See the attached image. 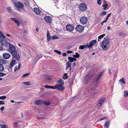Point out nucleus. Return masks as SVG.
<instances>
[{
    "mask_svg": "<svg viewBox=\"0 0 128 128\" xmlns=\"http://www.w3.org/2000/svg\"><path fill=\"white\" fill-rule=\"evenodd\" d=\"M104 38V40L102 43V47L104 50H106L109 48L110 41L108 38Z\"/></svg>",
    "mask_w": 128,
    "mask_h": 128,
    "instance_id": "obj_1",
    "label": "nucleus"
},
{
    "mask_svg": "<svg viewBox=\"0 0 128 128\" xmlns=\"http://www.w3.org/2000/svg\"><path fill=\"white\" fill-rule=\"evenodd\" d=\"M79 8L81 11H85L87 8L86 4L84 3H82L79 4Z\"/></svg>",
    "mask_w": 128,
    "mask_h": 128,
    "instance_id": "obj_2",
    "label": "nucleus"
},
{
    "mask_svg": "<svg viewBox=\"0 0 128 128\" xmlns=\"http://www.w3.org/2000/svg\"><path fill=\"white\" fill-rule=\"evenodd\" d=\"M80 20V23L83 25L86 24L88 21L87 18L84 16H82Z\"/></svg>",
    "mask_w": 128,
    "mask_h": 128,
    "instance_id": "obj_3",
    "label": "nucleus"
},
{
    "mask_svg": "<svg viewBox=\"0 0 128 128\" xmlns=\"http://www.w3.org/2000/svg\"><path fill=\"white\" fill-rule=\"evenodd\" d=\"M15 7H17L19 9L21 8L22 9H24V5L22 4L20 2H18L17 3H15L14 4Z\"/></svg>",
    "mask_w": 128,
    "mask_h": 128,
    "instance_id": "obj_4",
    "label": "nucleus"
},
{
    "mask_svg": "<svg viewBox=\"0 0 128 128\" xmlns=\"http://www.w3.org/2000/svg\"><path fill=\"white\" fill-rule=\"evenodd\" d=\"M0 42L1 43V45L2 46L6 47H8L10 44L6 40H3V39L0 41Z\"/></svg>",
    "mask_w": 128,
    "mask_h": 128,
    "instance_id": "obj_5",
    "label": "nucleus"
},
{
    "mask_svg": "<svg viewBox=\"0 0 128 128\" xmlns=\"http://www.w3.org/2000/svg\"><path fill=\"white\" fill-rule=\"evenodd\" d=\"M9 46V51L10 52L11 54L14 52H16V49L14 46L11 44H10Z\"/></svg>",
    "mask_w": 128,
    "mask_h": 128,
    "instance_id": "obj_6",
    "label": "nucleus"
},
{
    "mask_svg": "<svg viewBox=\"0 0 128 128\" xmlns=\"http://www.w3.org/2000/svg\"><path fill=\"white\" fill-rule=\"evenodd\" d=\"M11 54L13 56V58H15L16 60H19L20 57L19 54H17L16 51L12 53Z\"/></svg>",
    "mask_w": 128,
    "mask_h": 128,
    "instance_id": "obj_7",
    "label": "nucleus"
},
{
    "mask_svg": "<svg viewBox=\"0 0 128 128\" xmlns=\"http://www.w3.org/2000/svg\"><path fill=\"white\" fill-rule=\"evenodd\" d=\"M55 89H57L60 91H63L64 90V87L61 84H56L55 86Z\"/></svg>",
    "mask_w": 128,
    "mask_h": 128,
    "instance_id": "obj_8",
    "label": "nucleus"
},
{
    "mask_svg": "<svg viewBox=\"0 0 128 128\" xmlns=\"http://www.w3.org/2000/svg\"><path fill=\"white\" fill-rule=\"evenodd\" d=\"M66 28L68 31L71 32L74 30V27L73 25L68 24L66 26Z\"/></svg>",
    "mask_w": 128,
    "mask_h": 128,
    "instance_id": "obj_9",
    "label": "nucleus"
},
{
    "mask_svg": "<svg viewBox=\"0 0 128 128\" xmlns=\"http://www.w3.org/2000/svg\"><path fill=\"white\" fill-rule=\"evenodd\" d=\"M44 19L47 23H50L52 21V19L50 16H46L44 17Z\"/></svg>",
    "mask_w": 128,
    "mask_h": 128,
    "instance_id": "obj_10",
    "label": "nucleus"
},
{
    "mask_svg": "<svg viewBox=\"0 0 128 128\" xmlns=\"http://www.w3.org/2000/svg\"><path fill=\"white\" fill-rule=\"evenodd\" d=\"M84 28L83 26L80 25H78L76 26V29L77 31L80 32H82Z\"/></svg>",
    "mask_w": 128,
    "mask_h": 128,
    "instance_id": "obj_11",
    "label": "nucleus"
},
{
    "mask_svg": "<svg viewBox=\"0 0 128 128\" xmlns=\"http://www.w3.org/2000/svg\"><path fill=\"white\" fill-rule=\"evenodd\" d=\"M10 54L6 52H4L3 54V57L5 59H8L10 57Z\"/></svg>",
    "mask_w": 128,
    "mask_h": 128,
    "instance_id": "obj_12",
    "label": "nucleus"
},
{
    "mask_svg": "<svg viewBox=\"0 0 128 128\" xmlns=\"http://www.w3.org/2000/svg\"><path fill=\"white\" fill-rule=\"evenodd\" d=\"M96 40H93L91 41L90 42L89 45H88V47L90 48H91L92 46L94 44H95L96 43Z\"/></svg>",
    "mask_w": 128,
    "mask_h": 128,
    "instance_id": "obj_13",
    "label": "nucleus"
},
{
    "mask_svg": "<svg viewBox=\"0 0 128 128\" xmlns=\"http://www.w3.org/2000/svg\"><path fill=\"white\" fill-rule=\"evenodd\" d=\"M34 10L35 12L37 14H40L41 13L40 10L38 8H34Z\"/></svg>",
    "mask_w": 128,
    "mask_h": 128,
    "instance_id": "obj_14",
    "label": "nucleus"
},
{
    "mask_svg": "<svg viewBox=\"0 0 128 128\" xmlns=\"http://www.w3.org/2000/svg\"><path fill=\"white\" fill-rule=\"evenodd\" d=\"M104 70L102 72L100 73L96 80V82H98V80L100 79V78L103 75V73L104 72Z\"/></svg>",
    "mask_w": 128,
    "mask_h": 128,
    "instance_id": "obj_15",
    "label": "nucleus"
},
{
    "mask_svg": "<svg viewBox=\"0 0 128 128\" xmlns=\"http://www.w3.org/2000/svg\"><path fill=\"white\" fill-rule=\"evenodd\" d=\"M46 36L47 37V40L48 41H49L51 39L52 37L50 36V33L48 30L46 34Z\"/></svg>",
    "mask_w": 128,
    "mask_h": 128,
    "instance_id": "obj_16",
    "label": "nucleus"
},
{
    "mask_svg": "<svg viewBox=\"0 0 128 128\" xmlns=\"http://www.w3.org/2000/svg\"><path fill=\"white\" fill-rule=\"evenodd\" d=\"M110 124V122L109 121L106 122L104 124V127L105 128H108L109 127V126Z\"/></svg>",
    "mask_w": 128,
    "mask_h": 128,
    "instance_id": "obj_17",
    "label": "nucleus"
},
{
    "mask_svg": "<svg viewBox=\"0 0 128 128\" xmlns=\"http://www.w3.org/2000/svg\"><path fill=\"white\" fill-rule=\"evenodd\" d=\"M15 62H16V60H12V61L10 63V64L9 66V68L10 69L12 68L13 65L15 63Z\"/></svg>",
    "mask_w": 128,
    "mask_h": 128,
    "instance_id": "obj_18",
    "label": "nucleus"
},
{
    "mask_svg": "<svg viewBox=\"0 0 128 128\" xmlns=\"http://www.w3.org/2000/svg\"><path fill=\"white\" fill-rule=\"evenodd\" d=\"M43 102L40 100H37L34 102L35 104L36 105H40Z\"/></svg>",
    "mask_w": 128,
    "mask_h": 128,
    "instance_id": "obj_19",
    "label": "nucleus"
},
{
    "mask_svg": "<svg viewBox=\"0 0 128 128\" xmlns=\"http://www.w3.org/2000/svg\"><path fill=\"white\" fill-rule=\"evenodd\" d=\"M104 100H102L101 99L98 101V106H100L102 105L104 103Z\"/></svg>",
    "mask_w": 128,
    "mask_h": 128,
    "instance_id": "obj_20",
    "label": "nucleus"
},
{
    "mask_svg": "<svg viewBox=\"0 0 128 128\" xmlns=\"http://www.w3.org/2000/svg\"><path fill=\"white\" fill-rule=\"evenodd\" d=\"M6 63V60L3 59L1 58L0 59V64H4Z\"/></svg>",
    "mask_w": 128,
    "mask_h": 128,
    "instance_id": "obj_21",
    "label": "nucleus"
},
{
    "mask_svg": "<svg viewBox=\"0 0 128 128\" xmlns=\"http://www.w3.org/2000/svg\"><path fill=\"white\" fill-rule=\"evenodd\" d=\"M58 83L59 84H61L63 85L64 84V82L63 80L61 79H60L59 80H58Z\"/></svg>",
    "mask_w": 128,
    "mask_h": 128,
    "instance_id": "obj_22",
    "label": "nucleus"
},
{
    "mask_svg": "<svg viewBox=\"0 0 128 128\" xmlns=\"http://www.w3.org/2000/svg\"><path fill=\"white\" fill-rule=\"evenodd\" d=\"M44 87L46 88H50L54 89H55V86L54 87L53 86H49L48 85H45L44 86Z\"/></svg>",
    "mask_w": 128,
    "mask_h": 128,
    "instance_id": "obj_23",
    "label": "nucleus"
},
{
    "mask_svg": "<svg viewBox=\"0 0 128 128\" xmlns=\"http://www.w3.org/2000/svg\"><path fill=\"white\" fill-rule=\"evenodd\" d=\"M88 45H81L80 46L79 48L81 50L83 49L84 48H85L88 47Z\"/></svg>",
    "mask_w": 128,
    "mask_h": 128,
    "instance_id": "obj_24",
    "label": "nucleus"
},
{
    "mask_svg": "<svg viewBox=\"0 0 128 128\" xmlns=\"http://www.w3.org/2000/svg\"><path fill=\"white\" fill-rule=\"evenodd\" d=\"M66 70H67L68 68L69 67H70L71 66V63H70V62H68L66 63Z\"/></svg>",
    "mask_w": 128,
    "mask_h": 128,
    "instance_id": "obj_25",
    "label": "nucleus"
},
{
    "mask_svg": "<svg viewBox=\"0 0 128 128\" xmlns=\"http://www.w3.org/2000/svg\"><path fill=\"white\" fill-rule=\"evenodd\" d=\"M62 78L64 80L67 79L68 78L67 74V73H65L63 75Z\"/></svg>",
    "mask_w": 128,
    "mask_h": 128,
    "instance_id": "obj_26",
    "label": "nucleus"
},
{
    "mask_svg": "<svg viewBox=\"0 0 128 128\" xmlns=\"http://www.w3.org/2000/svg\"><path fill=\"white\" fill-rule=\"evenodd\" d=\"M43 103L47 106H49L50 104L49 102L48 101H44L43 102Z\"/></svg>",
    "mask_w": 128,
    "mask_h": 128,
    "instance_id": "obj_27",
    "label": "nucleus"
},
{
    "mask_svg": "<svg viewBox=\"0 0 128 128\" xmlns=\"http://www.w3.org/2000/svg\"><path fill=\"white\" fill-rule=\"evenodd\" d=\"M58 38L59 37L57 35H54L52 37L51 40H54Z\"/></svg>",
    "mask_w": 128,
    "mask_h": 128,
    "instance_id": "obj_28",
    "label": "nucleus"
},
{
    "mask_svg": "<svg viewBox=\"0 0 128 128\" xmlns=\"http://www.w3.org/2000/svg\"><path fill=\"white\" fill-rule=\"evenodd\" d=\"M7 10V11L8 12L11 13L12 12V10L11 8L10 7H8L6 8Z\"/></svg>",
    "mask_w": 128,
    "mask_h": 128,
    "instance_id": "obj_29",
    "label": "nucleus"
},
{
    "mask_svg": "<svg viewBox=\"0 0 128 128\" xmlns=\"http://www.w3.org/2000/svg\"><path fill=\"white\" fill-rule=\"evenodd\" d=\"M119 81L120 82H121L122 83L124 84H125V82L124 78H122L120 79L119 80Z\"/></svg>",
    "mask_w": 128,
    "mask_h": 128,
    "instance_id": "obj_30",
    "label": "nucleus"
},
{
    "mask_svg": "<svg viewBox=\"0 0 128 128\" xmlns=\"http://www.w3.org/2000/svg\"><path fill=\"white\" fill-rule=\"evenodd\" d=\"M4 70V66L2 64H0V72Z\"/></svg>",
    "mask_w": 128,
    "mask_h": 128,
    "instance_id": "obj_31",
    "label": "nucleus"
},
{
    "mask_svg": "<svg viewBox=\"0 0 128 128\" xmlns=\"http://www.w3.org/2000/svg\"><path fill=\"white\" fill-rule=\"evenodd\" d=\"M68 58L69 60L68 62H70H70H72L74 61L73 58L69 57Z\"/></svg>",
    "mask_w": 128,
    "mask_h": 128,
    "instance_id": "obj_32",
    "label": "nucleus"
},
{
    "mask_svg": "<svg viewBox=\"0 0 128 128\" xmlns=\"http://www.w3.org/2000/svg\"><path fill=\"white\" fill-rule=\"evenodd\" d=\"M73 56L74 57H75L76 58H77L79 57L80 55L78 53H77V52H76L75 53V54L73 55Z\"/></svg>",
    "mask_w": 128,
    "mask_h": 128,
    "instance_id": "obj_33",
    "label": "nucleus"
},
{
    "mask_svg": "<svg viewBox=\"0 0 128 128\" xmlns=\"http://www.w3.org/2000/svg\"><path fill=\"white\" fill-rule=\"evenodd\" d=\"M14 22L17 24L18 26H20V23L18 20L17 19Z\"/></svg>",
    "mask_w": 128,
    "mask_h": 128,
    "instance_id": "obj_34",
    "label": "nucleus"
},
{
    "mask_svg": "<svg viewBox=\"0 0 128 128\" xmlns=\"http://www.w3.org/2000/svg\"><path fill=\"white\" fill-rule=\"evenodd\" d=\"M22 84H26L27 85H30L31 84H30L29 82H26L22 83Z\"/></svg>",
    "mask_w": 128,
    "mask_h": 128,
    "instance_id": "obj_35",
    "label": "nucleus"
},
{
    "mask_svg": "<svg viewBox=\"0 0 128 128\" xmlns=\"http://www.w3.org/2000/svg\"><path fill=\"white\" fill-rule=\"evenodd\" d=\"M6 126L3 124H2L0 125V127L1 128H7Z\"/></svg>",
    "mask_w": 128,
    "mask_h": 128,
    "instance_id": "obj_36",
    "label": "nucleus"
},
{
    "mask_svg": "<svg viewBox=\"0 0 128 128\" xmlns=\"http://www.w3.org/2000/svg\"><path fill=\"white\" fill-rule=\"evenodd\" d=\"M107 13V12L106 11H103L100 14V15H103V16H104L106 15Z\"/></svg>",
    "mask_w": 128,
    "mask_h": 128,
    "instance_id": "obj_37",
    "label": "nucleus"
},
{
    "mask_svg": "<svg viewBox=\"0 0 128 128\" xmlns=\"http://www.w3.org/2000/svg\"><path fill=\"white\" fill-rule=\"evenodd\" d=\"M124 96L125 97L128 96V92L127 91H124Z\"/></svg>",
    "mask_w": 128,
    "mask_h": 128,
    "instance_id": "obj_38",
    "label": "nucleus"
},
{
    "mask_svg": "<svg viewBox=\"0 0 128 128\" xmlns=\"http://www.w3.org/2000/svg\"><path fill=\"white\" fill-rule=\"evenodd\" d=\"M27 32L26 30H25L24 32H22V34H23L24 36L26 35L27 34Z\"/></svg>",
    "mask_w": 128,
    "mask_h": 128,
    "instance_id": "obj_39",
    "label": "nucleus"
},
{
    "mask_svg": "<svg viewBox=\"0 0 128 128\" xmlns=\"http://www.w3.org/2000/svg\"><path fill=\"white\" fill-rule=\"evenodd\" d=\"M105 35V34H102L100 36H99L98 37V38L99 39H101Z\"/></svg>",
    "mask_w": 128,
    "mask_h": 128,
    "instance_id": "obj_40",
    "label": "nucleus"
},
{
    "mask_svg": "<svg viewBox=\"0 0 128 128\" xmlns=\"http://www.w3.org/2000/svg\"><path fill=\"white\" fill-rule=\"evenodd\" d=\"M6 98V96H0V99L4 100Z\"/></svg>",
    "mask_w": 128,
    "mask_h": 128,
    "instance_id": "obj_41",
    "label": "nucleus"
},
{
    "mask_svg": "<svg viewBox=\"0 0 128 128\" xmlns=\"http://www.w3.org/2000/svg\"><path fill=\"white\" fill-rule=\"evenodd\" d=\"M54 52H56L59 54H61V52L58 51L57 50H54Z\"/></svg>",
    "mask_w": 128,
    "mask_h": 128,
    "instance_id": "obj_42",
    "label": "nucleus"
},
{
    "mask_svg": "<svg viewBox=\"0 0 128 128\" xmlns=\"http://www.w3.org/2000/svg\"><path fill=\"white\" fill-rule=\"evenodd\" d=\"M30 74L29 73H28L26 74H23V75L22 77H24L26 76H28Z\"/></svg>",
    "mask_w": 128,
    "mask_h": 128,
    "instance_id": "obj_43",
    "label": "nucleus"
},
{
    "mask_svg": "<svg viewBox=\"0 0 128 128\" xmlns=\"http://www.w3.org/2000/svg\"><path fill=\"white\" fill-rule=\"evenodd\" d=\"M94 83H95V84H96V85H94V86L93 88H96V86H97V85H96L97 84V83H96V82H92V84H94Z\"/></svg>",
    "mask_w": 128,
    "mask_h": 128,
    "instance_id": "obj_44",
    "label": "nucleus"
},
{
    "mask_svg": "<svg viewBox=\"0 0 128 128\" xmlns=\"http://www.w3.org/2000/svg\"><path fill=\"white\" fill-rule=\"evenodd\" d=\"M6 74L5 73H4L2 72H0V77H1L4 76Z\"/></svg>",
    "mask_w": 128,
    "mask_h": 128,
    "instance_id": "obj_45",
    "label": "nucleus"
},
{
    "mask_svg": "<svg viewBox=\"0 0 128 128\" xmlns=\"http://www.w3.org/2000/svg\"><path fill=\"white\" fill-rule=\"evenodd\" d=\"M5 104V102L4 101H0V105L2 104Z\"/></svg>",
    "mask_w": 128,
    "mask_h": 128,
    "instance_id": "obj_46",
    "label": "nucleus"
},
{
    "mask_svg": "<svg viewBox=\"0 0 128 128\" xmlns=\"http://www.w3.org/2000/svg\"><path fill=\"white\" fill-rule=\"evenodd\" d=\"M18 122H14L13 126L14 127L16 126H18Z\"/></svg>",
    "mask_w": 128,
    "mask_h": 128,
    "instance_id": "obj_47",
    "label": "nucleus"
},
{
    "mask_svg": "<svg viewBox=\"0 0 128 128\" xmlns=\"http://www.w3.org/2000/svg\"><path fill=\"white\" fill-rule=\"evenodd\" d=\"M111 13H110L109 14H108V15L106 17V20L107 21V20H108V18L109 16H110V15L111 14Z\"/></svg>",
    "mask_w": 128,
    "mask_h": 128,
    "instance_id": "obj_48",
    "label": "nucleus"
},
{
    "mask_svg": "<svg viewBox=\"0 0 128 128\" xmlns=\"http://www.w3.org/2000/svg\"><path fill=\"white\" fill-rule=\"evenodd\" d=\"M119 35L120 36H124L126 34L123 32H121L119 33Z\"/></svg>",
    "mask_w": 128,
    "mask_h": 128,
    "instance_id": "obj_49",
    "label": "nucleus"
},
{
    "mask_svg": "<svg viewBox=\"0 0 128 128\" xmlns=\"http://www.w3.org/2000/svg\"><path fill=\"white\" fill-rule=\"evenodd\" d=\"M107 6H108V4H104L102 5V6L103 7H104L105 8H106L107 7Z\"/></svg>",
    "mask_w": 128,
    "mask_h": 128,
    "instance_id": "obj_50",
    "label": "nucleus"
},
{
    "mask_svg": "<svg viewBox=\"0 0 128 128\" xmlns=\"http://www.w3.org/2000/svg\"><path fill=\"white\" fill-rule=\"evenodd\" d=\"M54 4H57L58 2V0H53Z\"/></svg>",
    "mask_w": 128,
    "mask_h": 128,
    "instance_id": "obj_51",
    "label": "nucleus"
},
{
    "mask_svg": "<svg viewBox=\"0 0 128 128\" xmlns=\"http://www.w3.org/2000/svg\"><path fill=\"white\" fill-rule=\"evenodd\" d=\"M107 21H106V20H104V21H103L101 23V25H103V24L104 23H105V22H107Z\"/></svg>",
    "mask_w": 128,
    "mask_h": 128,
    "instance_id": "obj_52",
    "label": "nucleus"
},
{
    "mask_svg": "<svg viewBox=\"0 0 128 128\" xmlns=\"http://www.w3.org/2000/svg\"><path fill=\"white\" fill-rule=\"evenodd\" d=\"M72 52V51L68 50L66 52V53L68 54H70Z\"/></svg>",
    "mask_w": 128,
    "mask_h": 128,
    "instance_id": "obj_53",
    "label": "nucleus"
},
{
    "mask_svg": "<svg viewBox=\"0 0 128 128\" xmlns=\"http://www.w3.org/2000/svg\"><path fill=\"white\" fill-rule=\"evenodd\" d=\"M10 18L12 19V20L14 22L17 19L16 18Z\"/></svg>",
    "mask_w": 128,
    "mask_h": 128,
    "instance_id": "obj_54",
    "label": "nucleus"
},
{
    "mask_svg": "<svg viewBox=\"0 0 128 128\" xmlns=\"http://www.w3.org/2000/svg\"><path fill=\"white\" fill-rule=\"evenodd\" d=\"M72 46H68L67 47V48L68 49H70L72 48Z\"/></svg>",
    "mask_w": 128,
    "mask_h": 128,
    "instance_id": "obj_55",
    "label": "nucleus"
},
{
    "mask_svg": "<svg viewBox=\"0 0 128 128\" xmlns=\"http://www.w3.org/2000/svg\"><path fill=\"white\" fill-rule=\"evenodd\" d=\"M4 106H2V107L0 108V110H4Z\"/></svg>",
    "mask_w": 128,
    "mask_h": 128,
    "instance_id": "obj_56",
    "label": "nucleus"
},
{
    "mask_svg": "<svg viewBox=\"0 0 128 128\" xmlns=\"http://www.w3.org/2000/svg\"><path fill=\"white\" fill-rule=\"evenodd\" d=\"M18 68L17 66H16L15 67V68L14 70V71L15 72L17 70H18Z\"/></svg>",
    "mask_w": 128,
    "mask_h": 128,
    "instance_id": "obj_57",
    "label": "nucleus"
},
{
    "mask_svg": "<svg viewBox=\"0 0 128 128\" xmlns=\"http://www.w3.org/2000/svg\"><path fill=\"white\" fill-rule=\"evenodd\" d=\"M1 37H2V38L3 39V40H5L6 37L5 36H1Z\"/></svg>",
    "mask_w": 128,
    "mask_h": 128,
    "instance_id": "obj_58",
    "label": "nucleus"
},
{
    "mask_svg": "<svg viewBox=\"0 0 128 128\" xmlns=\"http://www.w3.org/2000/svg\"><path fill=\"white\" fill-rule=\"evenodd\" d=\"M66 53H64L63 54V56H66Z\"/></svg>",
    "mask_w": 128,
    "mask_h": 128,
    "instance_id": "obj_59",
    "label": "nucleus"
},
{
    "mask_svg": "<svg viewBox=\"0 0 128 128\" xmlns=\"http://www.w3.org/2000/svg\"><path fill=\"white\" fill-rule=\"evenodd\" d=\"M105 118H100V119L99 120H99V121H100V120H104V119Z\"/></svg>",
    "mask_w": 128,
    "mask_h": 128,
    "instance_id": "obj_60",
    "label": "nucleus"
},
{
    "mask_svg": "<svg viewBox=\"0 0 128 128\" xmlns=\"http://www.w3.org/2000/svg\"><path fill=\"white\" fill-rule=\"evenodd\" d=\"M3 34L1 33V32L0 31V36H3Z\"/></svg>",
    "mask_w": 128,
    "mask_h": 128,
    "instance_id": "obj_61",
    "label": "nucleus"
},
{
    "mask_svg": "<svg viewBox=\"0 0 128 128\" xmlns=\"http://www.w3.org/2000/svg\"><path fill=\"white\" fill-rule=\"evenodd\" d=\"M10 102L12 103H14V101L13 100H11Z\"/></svg>",
    "mask_w": 128,
    "mask_h": 128,
    "instance_id": "obj_62",
    "label": "nucleus"
},
{
    "mask_svg": "<svg viewBox=\"0 0 128 128\" xmlns=\"http://www.w3.org/2000/svg\"><path fill=\"white\" fill-rule=\"evenodd\" d=\"M97 3L98 5H100L101 4V3L100 2H97Z\"/></svg>",
    "mask_w": 128,
    "mask_h": 128,
    "instance_id": "obj_63",
    "label": "nucleus"
},
{
    "mask_svg": "<svg viewBox=\"0 0 128 128\" xmlns=\"http://www.w3.org/2000/svg\"><path fill=\"white\" fill-rule=\"evenodd\" d=\"M21 66V64H19V65H18V68H20V67Z\"/></svg>",
    "mask_w": 128,
    "mask_h": 128,
    "instance_id": "obj_64",
    "label": "nucleus"
}]
</instances>
